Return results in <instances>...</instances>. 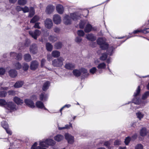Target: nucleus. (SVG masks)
<instances>
[{"label":"nucleus","instance_id":"6ab92c4d","mask_svg":"<svg viewBox=\"0 0 149 149\" xmlns=\"http://www.w3.org/2000/svg\"><path fill=\"white\" fill-rule=\"evenodd\" d=\"M54 8L55 7L54 6L50 5L47 7L45 11L48 14H50L54 11Z\"/></svg>","mask_w":149,"mask_h":149},{"label":"nucleus","instance_id":"338daca9","mask_svg":"<svg viewBox=\"0 0 149 149\" xmlns=\"http://www.w3.org/2000/svg\"><path fill=\"white\" fill-rule=\"evenodd\" d=\"M40 24V23L38 22L36 23L34 26V28H35L40 29L41 27L39 25Z\"/></svg>","mask_w":149,"mask_h":149},{"label":"nucleus","instance_id":"a19ab883","mask_svg":"<svg viewBox=\"0 0 149 149\" xmlns=\"http://www.w3.org/2000/svg\"><path fill=\"white\" fill-rule=\"evenodd\" d=\"M149 96V91L146 92L142 95V99L143 100L146 99Z\"/></svg>","mask_w":149,"mask_h":149},{"label":"nucleus","instance_id":"774afa93","mask_svg":"<svg viewBox=\"0 0 149 149\" xmlns=\"http://www.w3.org/2000/svg\"><path fill=\"white\" fill-rule=\"evenodd\" d=\"M137 137V134H135L132 136L131 138V139L132 140L134 141V140L136 139Z\"/></svg>","mask_w":149,"mask_h":149},{"label":"nucleus","instance_id":"5701e85b","mask_svg":"<svg viewBox=\"0 0 149 149\" xmlns=\"http://www.w3.org/2000/svg\"><path fill=\"white\" fill-rule=\"evenodd\" d=\"M24 82L23 81H17L13 85L15 88H18L21 87L23 85Z\"/></svg>","mask_w":149,"mask_h":149},{"label":"nucleus","instance_id":"4d7b16f0","mask_svg":"<svg viewBox=\"0 0 149 149\" xmlns=\"http://www.w3.org/2000/svg\"><path fill=\"white\" fill-rule=\"evenodd\" d=\"M139 32H142L143 33H145L144 31H143V30L142 29H137L136 30H134V31L133 33L134 34L137 33Z\"/></svg>","mask_w":149,"mask_h":149},{"label":"nucleus","instance_id":"7c9ffc66","mask_svg":"<svg viewBox=\"0 0 149 149\" xmlns=\"http://www.w3.org/2000/svg\"><path fill=\"white\" fill-rule=\"evenodd\" d=\"M24 60L26 61L29 62L31 60V56L29 54H25L24 56Z\"/></svg>","mask_w":149,"mask_h":149},{"label":"nucleus","instance_id":"bb28decb","mask_svg":"<svg viewBox=\"0 0 149 149\" xmlns=\"http://www.w3.org/2000/svg\"><path fill=\"white\" fill-rule=\"evenodd\" d=\"M86 38L89 40L93 41L95 40L96 38L92 34H89L86 35Z\"/></svg>","mask_w":149,"mask_h":149},{"label":"nucleus","instance_id":"c03bdc74","mask_svg":"<svg viewBox=\"0 0 149 149\" xmlns=\"http://www.w3.org/2000/svg\"><path fill=\"white\" fill-rule=\"evenodd\" d=\"M78 35L80 36H84L85 33L84 31L81 30H79L77 32Z\"/></svg>","mask_w":149,"mask_h":149},{"label":"nucleus","instance_id":"0eeeda50","mask_svg":"<svg viewBox=\"0 0 149 149\" xmlns=\"http://www.w3.org/2000/svg\"><path fill=\"white\" fill-rule=\"evenodd\" d=\"M96 29V27H93L91 24H88L85 28L84 31L86 33H87L90 32L92 30L95 31Z\"/></svg>","mask_w":149,"mask_h":149},{"label":"nucleus","instance_id":"473e14b6","mask_svg":"<svg viewBox=\"0 0 149 149\" xmlns=\"http://www.w3.org/2000/svg\"><path fill=\"white\" fill-rule=\"evenodd\" d=\"M74 75L76 77H79L81 74V72L80 70H75L73 71Z\"/></svg>","mask_w":149,"mask_h":149},{"label":"nucleus","instance_id":"8fccbe9b","mask_svg":"<svg viewBox=\"0 0 149 149\" xmlns=\"http://www.w3.org/2000/svg\"><path fill=\"white\" fill-rule=\"evenodd\" d=\"M135 148V149H143V146L141 144H138L136 146Z\"/></svg>","mask_w":149,"mask_h":149},{"label":"nucleus","instance_id":"a211bd4d","mask_svg":"<svg viewBox=\"0 0 149 149\" xmlns=\"http://www.w3.org/2000/svg\"><path fill=\"white\" fill-rule=\"evenodd\" d=\"M10 55L11 56L15 57L18 60H21L22 58V55L20 53L17 54L15 53L11 52L10 53Z\"/></svg>","mask_w":149,"mask_h":149},{"label":"nucleus","instance_id":"f704fd0d","mask_svg":"<svg viewBox=\"0 0 149 149\" xmlns=\"http://www.w3.org/2000/svg\"><path fill=\"white\" fill-rule=\"evenodd\" d=\"M40 17L39 16L37 15H35L31 19L30 21V22L32 23H34L37 21H38Z\"/></svg>","mask_w":149,"mask_h":149},{"label":"nucleus","instance_id":"9d476101","mask_svg":"<svg viewBox=\"0 0 149 149\" xmlns=\"http://www.w3.org/2000/svg\"><path fill=\"white\" fill-rule=\"evenodd\" d=\"M65 138L67 140L69 143L72 144L74 141V137L71 136L68 134H65Z\"/></svg>","mask_w":149,"mask_h":149},{"label":"nucleus","instance_id":"0e129e2a","mask_svg":"<svg viewBox=\"0 0 149 149\" xmlns=\"http://www.w3.org/2000/svg\"><path fill=\"white\" fill-rule=\"evenodd\" d=\"M6 71L5 69L3 68H0V75H3L5 73Z\"/></svg>","mask_w":149,"mask_h":149},{"label":"nucleus","instance_id":"cd10ccee","mask_svg":"<svg viewBox=\"0 0 149 149\" xmlns=\"http://www.w3.org/2000/svg\"><path fill=\"white\" fill-rule=\"evenodd\" d=\"M52 55L54 58H57L60 56V53L58 51L54 50L52 52Z\"/></svg>","mask_w":149,"mask_h":149},{"label":"nucleus","instance_id":"09e8293b","mask_svg":"<svg viewBox=\"0 0 149 149\" xmlns=\"http://www.w3.org/2000/svg\"><path fill=\"white\" fill-rule=\"evenodd\" d=\"M97 69L95 67H93L90 70V72L92 74H94L96 72Z\"/></svg>","mask_w":149,"mask_h":149},{"label":"nucleus","instance_id":"ddd939ff","mask_svg":"<svg viewBox=\"0 0 149 149\" xmlns=\"http://www.w3.org/2000/svg\"><path fill=\"white\" fill-rule=\"evenodd\" d=\"M9 89V88L7 87H1L0 90H3V91H0V97H5L7 94V92L5 91H7Z\"/></svg>","mask_w":149,"mask_h":149},{"label":"nucleus","instance_id":"5fc2aeb1","mask_svg":"<svg viewBox=\"0 0 149 149\" xmlns=\"http://www.w3.org/2000/svg\"><path fill=\"white\" fill-rule=\"evenodd\" d=\"M29 68V65L26 63H24L23 64V68L24 70H28Z\"/></svg>","mask_w":149,"mask_h":149},{"label":"nucleus","instance_id":"052dcab7","mask_svg":"<svg viewBox=\"0 0 149 149\" xmlns=\"http://www.w3.org/2000/svg\"><path fill=\"white\" fill-rule=\"evenodd\" d=\"M82 40V39L80 37H77L75 39V42L78 43H80Z\"/></svg>","mask_w":149,"mask_h":149},{"label":"nucleus","instance_id":"1a4fd4ad","mask_svg":"<svg viewBox=\"0 0 149 149\" xmlns=\"http://www.w3.org/2000/svg\"><path fill=\"white\" fill-rule=\"evenodd\" d=\"M24 102L26 105L32 108L35 107V105L33 102L29 99H26L24 100Z\"/></svg>","mask_w":149,"mask_h":149},{"label":"nucleus","instance_id":"58836bf2","mask_svg":"<svg viewBox=\"0 0 149 149\" xmlns=\"http://www.w3.org/2000/svg\"><path fill=\"white\" fill-rule=\"evenodd\" d=\"M7 102L5 100L3 99H0V105L4 106L5 108V106L6 105Z\"/></svg>","mask_w":149,"mask_h":149},{"label":"nucleus","instance_id":"dca6fc26","mask_svg":"<svg viewBox=\"0 0 149 149\" xmlns=\"http://www.w3.org/2000/svg\"><path fill=\"white\" fill-rule=\"evenodd\" d=\"M134 103L136 104H140L142 106H143L145 104L147 103V102L141 100L139 99H136L134 98L133 100Z\"/></svg>","mask_w":149,"mask_h":149},{"label":"nucleus","instance_id":"aec40b11","mask_svg":"<svg viewBox=\"0 0 149 149\" xmlns=\"http://www.w3.org/2000/svg\"><path fill=\"white\" fill-rule=\"evenodd\" d=\"M70 16L72 20L74 21H76L79 19L80 18L79 15L77 13H71Z\"/></svg>","mask_w":149,"mask_h":149},{"label":"nucleus","instance_id":"864d4df0","mask_svg":"<svg viewBox=\"0 0 149 149\" xmlns=\"http://www.w3.org/2000/svg\"><path fill=\"white\" fill-rule=\"evenodd\" d=\"M22 11H23V12L24 13H26L27 12H28L29 10V9L27 6H25L24 8H22Z\"/></svg>","mask_w":149,"mask_h":149},{"label":"nucleus","instance_id":"9b49d317","mask_svg":"<svg viewBox=\"0 0 149 149\" xmlns=\"http://www.w3.org/2000/svg\"><path fill=\"white\" fill-rule=\"evenodd\" d=\"M53 20L54 23L56 24L60 23L61 21V17L58 14L54 15L53 16Z\"/></svg>","mask_w":149,"mask_h":149},{"label":"nucleus","instance_id":"4be33fe9","mask_svg":"<svg viewBox=\"0 0 149 149\" xmlns=\"http://www.w3.org/2000/svg\"><path fill=\"white\" fill-rule=\"evenodd\" d=\"M13 101L17 105H21L23 103V101L19 98L15 97L13 98Z\"/></svg>","mask_w":149,"mask_h":149},{"label":"nucleus","instance_id":"ea45409f","mask_svg":"<svg viewBox=\"0 0 149 149\" xmlns=\"http://www.w3.org/2000/svg\"><path fill=\"white\" fill-rule=\"evenodd\" d=\"M26 3V0H18V4L20 5H24Z\"/></svg>","mask_w":149,"mask_h":149},{"label":"nucleus","instance_id":"39448f33","mask_svg":"<svg viewBox=\"0 0 149 149\" xmlns=\"http://www.w3.org/2000/svg\"><path fill=\"white\" fill-rule=\"evenodd\" d=\"M41 33V31L37 29L34 32L32 31L29 32V34L35 39H37V37L40 35Z\"/></svg>","mask_w":149,"mask_h":149},{"label":"nucleus","instance_id":"3c124183","mask_svg":"<svg viewBox=\"0 0 149 149\" xmlns=\"http://www.w3.org/2000/svg\"><path fill=\"white\" fill-rule=\"evenodd\" d=\"M113 49H113V47H110L107 50V52H108L110 56L112 55V52Z\"/></svg>","mask_w":149,"mask_h":149},{"label":"nucleus","instance_id":"412c9836","mask_svg":"<svg viewBox=\"0 0 149 149\" xmlns=\"http://www.w3.org/2000/svg\"><path fill=\"white\" fill-rule=\"evenodd\" d=\"M9 76L12 78H15L17 76V72L15 70H11L8 72Z\"/></svg>","mask_w":149,"mask_h":149},{"label":"nucleus","instance_id":"e433bc0d","mask_svg":"<svg viewBox=\"0 0 149 149\" xmlns=\"http://www.w3.org/2000/svg\"><path fill=\"white\" fill-rule=\"evenodd\" d=\"M29 10L30 13L29 16L31 17L35 14V11L33 8L32 7L30 8Z\"/></svg>","mask_w":149,"mask_h":149},{"label":"nucleus","instance_id":"c85d7f7f","mask_svg":"<svg viewBox=\"0 0 149 149\" xmlns=\"http://www.w3.org/2000/svg\"><path fill=\"white\" fill-rule=\"evenodd\" d=\"M63 139V136L60 134H58L54 137V140L58 142L61 141Z\"/></svg>","mask_w":149,"mask_h":149},{"label":"nucleus","instance_id":"393cba45","mask_svg":"<svg viewBox=\"0 0 149 149\" xmlns=\"http://www.w3.org/2000/svg\"><path fill=\"white\" fill-rule=\"evenodd\" d=\"M48 98V95L44 93H42L40 95V99L41 100L46 101Z\"/></svg>","mask_w":149,"mask_h":149},{"label":"nucleus","instance_id":"603ef678","mask_svg":"<svg viewBox=\"0 0 149 149\" xmlns=\"http://www.w3.org/2000/svg\"><path fill=\"white\" fill-rule=\"evenodd\" d=\"M107 56L106 53H103L102 54V56L100 57V59L102 60H105L107 58Z\"/></svg>","mask_w":149,"mask_h":149},{"label":"nucleus","instance_id":"37998d69","mask_svg":"<svg viewBox=\"0 0 149 149\" xmlns=\"http://www.w3.org/2000/svg\"><path fill=\"white\" fill-rule=\"evenodd\" d=\"M80 71L81 72V74H86V76H88L89 74L87 72L88 71L85 68H82L80 70Z\"/></svg>","mask_w":149,"mask_h":149},{"label":"nucleus","instance_id":"2f4dec72","mask_svg":"<svg viewBox=\"0 0 149 149\" xmlns=\"http://www.w3.org/2000/svg\"><path fill=\"white\" fill-rule=\"evenodd\" d=\"M65 67L67 69L71 70L74 67V65L70 63H68L66 64Z\"/></svg>","mask_w":149,"mask_h":149},{"label":"nucleus","instance_id":"69168bd1","mask_svg":"<svg viewBox=\"0 0 149 149\" xmlns=\"http://www.w3.org/2000/svg\"><path fill=\"white\" fill-rule=\"evenodd\" d=\"M6 125H7V128H8V124L7 122H6L5 121H3L1 122V126L3 128V126H4L5 127H6Z\"/></svg>","mask_w":149,"mask_h":149},{"label":"nucleus","instance_id":"72a5a7b5","mask_svg":"<svg viewBox=\"0 0 149 149\" xmlns=\"http://www.w3.org/2000/svg\"><path fill=\"white\" fill-rule=\"evenodd\" d=\"M46 46L47 51H51L52 50L53 46L51 44L49 43H47L46 44Z\"/></svg>","mask_w":149,"mask_h":149},{"label":"nucleus","instance_id":"79ce46f5","mask_svg":"<svg viewBox=\"0 0 149 149\" xmlns=\"http://www.w3.org/2000/svg\"><path fill=\"white\" fill-rule=\"evenodd\" d=\"M62 46V43L60 42H59L56 43L55 45L54 46L56 49H58L61 48Z\"/></svg>","mask_w":149,"mask_h":149},{"label":"nucleus","instance_id":"20e7f679","mask_svg":"<svg viewBox=\"0 0 149 149\" xmlns=\"http://www.w3.org/2000/svg\"><path fill=\"white\" fill-rule=\"evenodd\" d=\"M5 108L10 112L15 111L17 109L16 105L12 102H8Z\"/></svg>","mask_w":149,"mask_h":149},{"label":"nucleus","instance_id":"6e6d98bb","mask_svg":"<svg viewBox=\"0 0 149 149\" xmlns=\"http://www.w3.org/2000/svg\"><path fill=\"white\" fill-rule=\"evenodd\" d=\"M64 127L65 129H70V128H72V125L70 123H69V125L67 124L65 125Z\"/></svg>","mask_w":149,"mask_h":149},{"label":"nucleus","instance_id":"c9c22d12","mask_svg":"<svg viewBox=\"0 0 149 149\" xmlns=\"http://www.w3.org/2000/svg\"><path fill=\"white\" fill-rule=\"evenodd\" d=\"M140 92V86H139L136 91V92H135L134 94V96L135 97H136L139 95Z\"/></svg>","mask_w":149,"mask_h":149},{"label":"nucleus","instance_id":"f257e3e1","mask_svg":"<svg viewBox=\"0 0 149 149\" xmlns=\"http://www.w3.org/2000/svg\"><path fill=\"white\" fill-rule=\"evenodd\" d=\"M56 142L53 140L48 139L43 140L39 142V146L37 147V143H35L31 147V149H47L49 146H53Z\"/></svg>","mask_w":149,"mask_h":149},{"label":"nucleus","instance_id":"4c0bfd02","mask_svg":"<svg viewBox=\"0 0 149 149\" xmlns=\"http://www.w3.org/2000/svg\"><path fill=\"white\" fill-rule=\"evenodd\" d=\"M106 65L104 63H100L97 66V68L99 69H104L106 68Z\"/></svg>","mask_w":149,"mask_h":149},{"label":"nucleus","instance_id":"e2e57ef3","mask_svg":"<svg viewBox=\"0 0 149 149\" xmlns=\"http://www.w3.org/2000/svg\"><path fill=\"white\" fill-rule=\"evenodd\" d=\"M8 93L9 95H14L15 94L16 92L14 91L10 90L8 91Z\"/></svg>","mask_w":149,"mask_h":149},{"label":"nucleus","instance_id":"b1692460","mask_svg":"<svg viewBox=\"0 0 149 149\" xmlns=\"http://www.w3.org/2000/svg\"><path fill=\"white\" fill-rule=\"evenodd\" d=\"M148 132L146 128L145 127H143L140 130V134L142 136L144 137L146 135Z\"/></svg>","mask_w":149,"mask_h":149},{"label":"nucleus","instance_id":"4468645a","mask_svg":"<svg viewBox=\"0 0 149 149\" xmlns=\"http://www.w3.org/2000/svg\"><path fill=\"white\" fill-rule=\"evenodd\" d=\"M30 51L31 53L33 54L37 53L38 50L36 45L35 44L32 45L30 47Z\"/></svg>","mask_w":149,"mask_h":149},{"label":"nucleus","instance_id":"de8ad7c7","mask_svg":"<svg viewBox=\"0 0 149 149\" xmlns=\"http://www.w3.org/2000/svg\"><path fill=\"white\" fill-rule=\"evenodd\" d=\"M15 67L18 70L21 68V65L19 62L16 63L14 65Z\"/></svg>","mask_w":149,"mask_h":149},{"label":"nucleus","instance_id":"6e6552de","mask_svg":"<svg viewBox=\"0 0 149 149\" xmlns=\"http://www.w3.org/2000/svg\"><path fill=\"white\" fill-rule=\"evenodd\" d=\"M38 65L39 63L38 61H33L31 63L30 68L32 70H35L38 68Z\"/></svg>","mask_w":149,"mask_h":149},{"label":"nucleus","instance_id":"2eb2a0df","mask_svg":"<svg viewBox=\"0 0 149 149\" xmlns=\"http://www.w3.org/2000/svg\"><path fill=\"white\" fill-rule=\"evenodd\" d=\"M56 9L57 12L60 14H62L64 11L63 7L61 4H58L56 6Z\"/></svg>","mask_w":149,"mask_h":149},{"label":"nucleus","instance_id":"bf43d9fd","mask_svg":"<svg viewBox=\"0 0 149 149\" xmlns=\"http://www.w3.org/2000/svg\"><path fill=\"white\" fill-rule=\"evenodd\" d=\"M131 139L129 137H128L125 138V142L126 145H127L129 143Z\"/></svg>","mask_w":149,"mask_h":149},{"label":"nucleus","instance_id":"f03ea898","mask_svg":"<svg viewBox=\"0 0 149 149\" xmlns=\"http://www.w3.org/2000/svg\"><path fill=\"white\" fill-rule=\"evenodd\" d=\"M64 61V58L62 57H61L53 60L52 61V65L54 67L60 68L63 66V62Z\"/></svg>","mask_w":149,"mask_h":149},{"label":"nucleus","instance_id":"f3484780","mask_svg":"<svg viewBox=\"0 0 149 149\" xmlns=\"http://www.w3.org/2000/svg\"><path fill=\"white\" fill-rule=\"evenodd\" d=\"M36 107L38 108L47 110L45 107L43 103L40 101H38L36 102Z\"/></svg>","mask_w":149,"mask_h":149},{"label":"nucleus","instance_id":"7ed1b4c3","mask_svg":"<svg viewBox=\"0 0 149 149\" xmlns=\"http://www.w3.org/2000/svg\"><path fill=\"white\" fill-rule=\"evenodd\" d=\"M106 40V39L103 38H99L97 40V44L100 45L102 49H105L108 47V44L105 42Z\"/></svg>","mask_w":149,"mask_h":149},{"label":"nucleus","instance_id":"c756f323","mask_svg":"<svg viewBox=\"0 0 149 149\" xmlns=\"http://www.w3.org/2000/svg\"><path fill=\"white\" fill-rule=\"evenodd\" d=\"M136 115L137 118L140 120H141L144 116V114L142 112L139 111L136 113Z\"/></svg>","mask_w":149,"mask_h":149},{"label":"nucleus","instance_id":"423d86ee","mask_svg":"<svg viewBox=\"0 0 149 149\" xmlns=\"http://www.w3.org/2000/svg\"><path fill=\"white\" fill-rule=\"evenodd\" d=\"M63 21L64 24L68 25L71 23L72 19L69 15H65L63 17Z\"/></svg>","mask_w":149,"mask_h":149},{"label":"nucleus","instance_id":"680f3d73","mask_svg":"<svg viewBox=\"0 0 149 149\" xmlns=\"http://www.w3.org/2000/svg\"><path fill=\"white\" fill-rule=\"evenodd\" d=\"M104 145L106 147L109 148V146L110 145V142L109 141H105L104 143Z\"/></svg>","mask_w":149,"mask_h":149},{"label":"nucleus","instance_id":"a18cd8bd","mask_svg":"<svg viewBox=\"0 0 149 149\" xmlns=\"http://www.w3.org/2000/svg\"><path fill=\"white\" fill-rule=\"evenodd\" d=\"M6 127H3V128L6 130V132L10 135H11L12 134V132L8 128H7V125Z\"/></svg>","mask_w":149,"mask_h":149},{"label":"nucleus","instance_id":"f8f14e48","mask_svg":"<svg viewBox=\"0 0 149 149\" xmlns=\"http://www.w3.org/2000/svg\"><path fill=\"white\" fill-rule=\"evenodd\" d=\"M45 26L48 29H50L53 26V23L51 19H47L45 22Z\"/></svg>","mask_w":149,"mask_h":149},{"label":"nucleus","instance_id":"13d9d810","mask_svg":"<svg viewBox=\"0 0 149 149\" xmlns=\"http://www.w3.org/2000/svg\"><path fill=\"white\" fill-rule=\"evenodd\" d=\"M85 24V22L84 21H81L79 24V27L81 29H83Z\"/></svg>","mask_w":149,"mask_h":149},{"label":"nucleus","instance_id":"49530a36","mask_svg":"<svg viewBox=\"0 0 149 149\" xmlns=\"http://www.w3.org/2000/svg\"><path fill=\"white\" fill-rule=\"evenodd\" d=\"M49 39L50 41L54 42L56 41L57 40V38L56 37L51 36L49 37Z\"/></svg>","mask_w":149,"mask_h":149},{"label":"nucleus","instance_id":"a878e982","mask_svg":"<svg viewBox=\"0 0 149 149\" xmlns=\"http://www.w3.org/2000/svg\"><path fill=\"white\" fill-rule=\"evenodd\" d=\"M50 85V83L49 81H46L43 84L42 89L44 91H46L48 89Z\"/></svg>","mask_w":149,"mask_h":149}]
</instances>
